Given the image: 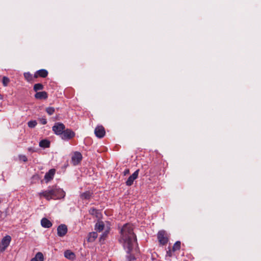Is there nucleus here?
I'll return each mask as SVG.
<instances>
[{
	"mask_svg": "<svg viewBox=\"0 0 261 261\" xmlns=\"http://www.w3.org/2000/svg\"><path fill=\"white\" fill-rule=\"evenodd\" d=\"M120 233L119 242L122 245L127 254V258L128 261H134L135 257L130 253L136 243L137 239L133 232L132 225L130 224H124L121 228Z\"/></svg>",
	"mask_w": 261,
	"mask_h": 261,
	"instance_id": "obj_1",
	"label": "nucleus"
},
{
	"mask_svg": "<svg viewBox=\"0 0 261 261\" xmlns=\"http://www.w3.org/2000/svg\"><path fill=\"white\" fill-rule=\"evenodd\" d=\"M40 197H44L46 200L60 199L64 198L65 192L63 189L57 187L48 188L46 190L39 193Z\"/></svg>",
	"mask_w": 261,
	"mask_h": 261,
	"instance_id": "obj_2",
	"label": "nucleus"
},
{
	"mask_svg": "<svg viewBox=\"0 0 261 261\" xmlns=\"http://www.w3.org/2000/svg\"><path fill=\"white\" fill-rule=\"evenodd\" d=\"M11 241V237L7 235L0 242V252H3L8 247Z\"/></svg>",
	"mask_w": 261,
	"mask_h": 261,
	"instance_id": "obj_3",
	"label": "nucleus"
},
{
	"mask_svg": "<svg viewBox=\"0 0 261 261\" xmlns=\"http://www.w3.org/2000/svg\"><path fill=\"white\" fill-rule=\"evenodd\" d=\"M65 128V125L62 123H56L53 127L55 134L61 136Z\"/></svg>",
	"mask_w": 261,
	"mask_h": 261,
	"instance_id": "obj_4",
	"label": "nucleus"
},
{
	"mask_svg": "<svg viewBox=\"0 0 261 261\" xmlns=\"http://www.w3.org/2000/svg\"><path fill=\"white\" fill-rule=\"evenodd\" d=\"M75 133L69 129H64L63 134L60 136L63 140H68L74 137Z\"/></svg>",
	"mask_w": 261,
	"mask_h": 261,
	"instance_id": "obj_5",
	"label": "nucleus"
},
{
	"mask_svg": "<svg viewBox=\"0 0 261 261\" xmlns=\"http://www.w3.org/2000/svg\"><path fill=\"white\" fill-rule=\"evenodd\" d=\"M82 159V155L79 152H75L71 158V162L73 165H78Z\"/></svg>",
	"mask_w": 261,
	"mask_h": 261,
	"instance_id": "obj_6",
	"label": "nucleus"
},
{
	"mask_svg": "<svg viewBox=\"0 0 261 261\" xmlns=\"http://www.w3.org/2000/svg\"><path fill=\"white\" fill-rule=\"evenodd\" d=\"M67 232V227L65 224H61L57 228V234L58 236L63 237Z\"/></svg>",
	"mask_w": 261,
	"mask_h": 261,
	"instance_id": "obj_7",
	"label": "nucleus"
},
{
	"mask_svg": "<svg viewBox=\"0 0 261 261\" xmlns=\"http://www.w3.org/2000/svg\"><path fill=\"white\" fill-rule=\"evenodd\" d=\"M139 170H137L130 175L126 181V185L130 186L133 184L134 181L138 177Z\"/></svg>",
	"mask_w": 261,
	"mask_h": 261,
	"instance_id": "obj_8",
	"label": "nucleus"
},
{
	"mask_svg": "<svg viewBox=\"0 0 261 261\" xmlns=\"http://www.w3.org/2000/svg\"><path fill=\"white\" fill-rule=\"evenodd\" d=\"M94 133L96 137L101 138L105 135V130L102 126H98L95 128Z\"/></svg>",
	"mask_w": 261,
	"mask_h": 261,
	"instance_id": "obj_9",
	"label": "nucleus"
},
{
	"mask_svg": "<svg viewBox=\"0 0 261 261\" xmlns=\"http://www.w3.org/2000/svg\"><path fill=\"white\" fill-rule=\"evenodd\" d=\"M165 231H160L158 233V239L160 243L162 245L166 244L168 242V239L165 237Z\"/></svg>",
	"mask_w": 261,
	"mask_h": 261,
	"instance_id": "obj_10",
	"label": "nucleus"
},
{
	"mask_svg": "<svg viewBox=\"0 0 261 261\" xmlns=\"http://www.w3.org/2000/svg\"><path fill=\"white\" fill-rule=\"evenodd\" d=\"M107 223V227L105 229V230L102 233V234L101 235L99 241L101 243H103L105 241L106 238L107 237L108 234L109 233L110 230V224L108 222H106Z\"/></svg>",
	"mask_w": 261,
	"mask_h": 261,
	"instance_id": "obj_11",
	"label": "nucleus"
},
{
	"mask_svg": "<svg viewBox=\"0 0 261 261\" xmlns=\"http://www.w3.org/2000/svg\"><path fill=\"white\" fill-rule=\"evenodd\" d=\"M95 227L97 231L100 232L103 230H105V229L107 227V224H105L102 221H98L95 224Z\"/></svg>",
	"mask_w": 261,
	"mask_h": 261,
	"instance_id": "obj_12",
	"label": "nucleus"
},
{
	"mask_svg": "<svg viewBox=\"0 0 261 261\" xmlns=\"http://www.w3.org/2000/svg\"><path fill=\"white\" fill-rule=\"evenodd\" d=\"M47 97V93L45 91L38 92L35 95V97L38 99H46Z\"/></svg>",
	"mask_w": 261,
	"mask_h": 261,
	"instance_id": "obj_13",
	"label": "nucleus"
},
{
	"mask_svg": "<svg viewBox=\"0 0 261 261\" xmlns=\"http://www.w3.org/2000/svg\"><path fill=\"white\" fill-rule=\"evenodd\" d=\"M48 71L45 69H40L38 70L34 75L35 77L40 76L42 77H45L47 76Z\"/></svg>",
	"mask_w": 261,
	"mask_h": 261,
	"instance_id": "obj_14",
	"label": "nucleus"
},
{
	"mask_svg": "<svg viewBox=\"0 0 261 261\" xmlns=\"http://www.w3.org/2000/svg\"><path fill=\"white\" fill-rule=\"evenodd\" d=\"M41 224L43 227L50 228L52 226L51 222L46 218H43L41 220Z\"/></svg>",
	"mask_w": 261,
	"mask_h": 261,
	"instance_id": "obj_15",
	"label": "nucleus"
},
{
	"mask_svg": "<svg viewBox=\"0 0 261 261\" xmlns=\"http://www.w3.org/2000/svg\"><path fill=\"white\" fill-rule=\"evenodd\" d=\"M55 173V169H50L48 172H47L45 174V175L44 176V178L47 181H49L53 178Z\"/></svg>",
	"mask_w": 261,
	"mask_h": 261,
	"instance_id": "obj_16",
	"label": "nucleus"
},
{
	"mask_svg": "<svg viewBox=\"0 0 261 261\" xmlns=\"http://www.w3.org/2000/svg\"><path fill=\"white\" fill-rule=\"evenodd\" d=\"M64 256L67 259L70 260H73L75 258V254L69 250H67L64 252Z\"/></svg>",
	"mask_w": 261,
	"mask_h": 261,
	"instance_id": "obj_17",
	"label": "nucleus"
},
{
	"mask_svg": "<svg viewBox=\"0 0 261 261\" xmlns=\"http://www.w3.org/2000/svg\"><path fill=\"white\" fill-rule=\"evenodd\" d=\"M44 260V256L43 254L40 252H37L35 257L32 258L31 261H43Z\"/></svg>",
	"mask_w": 261,
	"mask_h": 261,
	"instance_id": "obj_18",
	"label": "nucleus"
},
{
	"mask_svg": "<svg viewBox=\"0 0 261 261\" xmlns=\"http://www.w3.org/2000/svg\"><path fill=\"white\" fill-rule=\"evenodd\" d=\"M80 196L83 200H89L92 196V193L90 191H86L82 193Z\"/></svg>",
	"mask_w": 261,
	"mask_h": 261,
	"instance_id": "obj_19",
	"label": "nucleus"
},
{
	"mask_svg": "<svg viewBox=\"0 0 261 261\" xmlns=\"http://www.w3.org/2000/svg\"><path fill=\"white\" fill-rule=\"evenodd\" d=\"M39 145L42 148H47L49 147L50 142L46 139L40 141Z\"/></svg>",
	"mask_w": 261,
	"mask_h": 261,
	"instance_id": "obj_20",
	"label": "nucleus"
},
{
	"mask_svg": "<svg viewBox=\"0 0 261 261\" xmlns=\"http://www.w3.org/2000/svg\"><path fill=\"white\" fill-rule=\"evenodd\" d=\"M97 237V234L95 232H92L89 234L88 241L89 242H93L95 241V239Z\"/></svg>",
	"mask_w": 261,
	"mask_h": 261,
	"instance_id": "obj_21",
	"label": "nucleus"
},
{
	"mask_svg": "<svg viewBox=\"0 0 261 261\" xmlns=\"http://www.w3.org/2000/svg\"><path fill=\"white\" fill-rule=\"evenodd\" d=\"M43 85L42 84L38 83L34 85V90L36 92L42 90L43 89Z\"/></svg>",
	"mask_w": 261,
	"mask_h": 261,
	"instance_id": "obj_22",
	"label": "nucleus"
},
{
	"mask_svg": "<svg viewBox=\"0 0 261 261\" xmlns=\"http://www.w3.org/2000/svg\"><path fill=\"white\" fill-rule=\"evenodd\" d=\"M180 248V241H177L174 244L172 249L173 251L179 250Z\"/></svg>",
	"mask_w": 261,
	"mask_h": 261,
	"instance_id": "obj_23",
	"label": "nucleus"
},
{
	"mask_svg": "<svg viewBox=\"0 0 261 261\" xmlns=\"http://www.w3.org/2000/svg\"><path fill=\"white\" fill-rule=\"evenodd\" d=\"M37 124V122L36 120H31L28 122V126L30 128L35 127Z\"/></svg>",
	"mask_w": 261,
	"mask_h": 261,
	"instance_id": "obj_24",
	"label": "nucleus"
},
{
	"mask_svg": "<svg viewBox=\"0 0 261 261\" xmlns=\"http://www.w3.org/2000/svg\"><path fill=\"white\" fill-rule=\"evenodd\" d=\"M55 109L53 107H48V108H46V112L49 115H53L54 114V113L55 112Z\"/></svg>",
	"mask_w": 261,
	"mask_h": 261,
	"instance_id": "obj_25",
	"label": "nucleus"
},
{
	"mask_svg": "<svg viewBox=\"0 0 261 261\" xmlns=\"http://www.w3.org/2000/svg\"><path fill=\"white\" fill-rule=\"evenodd\" d=\"M24 76L25 79L28 81L32 80V75L30 72H25L24 73Z\"/></svg>",
	"mask_w": 261,
	"mask_h": 261,
	"instance_id": "obj_26",
	"label": "nucleus"
},
{
	"mask_svg": "<svg viewBox=\"0 0 261 261\" xmlns=\"http://www.w3.org/2000/svg\"><path fill=\"white\" fill-rule=\"evenodd\" d=\"M10 80L9 78H8L6 76H4L3 78V84L4 86H7L8 84L9 83Z\"/></svg>",
	"mask_w": 261,
	"mask_h": 261,
	"instance_id": "obj_27",
	"label": "nucleus"
},
{
	"mask_svg": "<svg viewBox=\"0 0 261 261\" xmlns=\"http://www.w3.org/2000/svg\"><path fill=\"white\" fill-rule=\"evenodd\" d=\"M89 213L92 215H96L98 213V211L94 208H92L89 210Z\"/></svg>",
	"mask_w": 261,
	"mask_h": 261,
	"instance_id": "obj_28",
	"label": "nucleus"
},
{
	"mask_svg": "<svg viewBox=\"0 0 261 261\" xmlns=\"http://www.w3.org/2000/svg\"><path fill=\"white\" fill-rule=\"evenodd\" d=\"M19 159L20 160L22 161L23 162H27L28 161V159L27 156L24 155H19Z\"/></svg>",
	"mask_w": 261,
	"mask_h": 261,
	"instance_id": "obj_29",
	"label": "nucleus"
},
{
	"mask_svg": "<svg viewBox=\"0 0 261 261\" xmlns=\"http://www.w3.org/2000/svg\"><path fill=\"white\" fill-rule=\"evenodd\" d=\"M40 122L42 124H46L47 123V120L46 119L42 118L40 119Z\"/></svg>",
	"mask_w": 261,
	"mask_h": 261,
	"instance_id": "obj_30",
	"label": "nucleus"
},
{
	"mask_svg": "<svg viewBox=\"0 0 261 261\" xmlns=\"http://www.w3.org/2000/svg\"><path fill=\"white\" fill-rule=\"evenodd\" d=\"M129 173V170L128 169H125L123 172L124 175H126Z\"/></svg>",
	"mask_w": 261,
	"mask_h": 261,
	"instance_id": "obj_31",
	"label": "nucleus"
},
{
	"mask_svg": "<svg viewBox=\"0 0 261 261\" xmlns=\"http://www.w3.org/2000/svg\"><path fill=\"white\" fill-rule=\"evenodd\" d=\"M28 150L30 152H36V150L34 148H32V147H29L28 148Z\"/></svg>",
	"mask_w": 261,
	"mask_h": 261,
	"instance_id": "obj_32",
	"label": "nucleus"
},
{
	"mask_svg": "<svg viewBox=\"0 0 261 261\" xmlns=\"http://www.w3.org/2000/svg\"><path fill=\"white\" fill-rule=\"evenodd\" d=\"M167 256H169L170 257H171L172 256V253L171 252L170 250H169V251H167Z\"/></svg>",
	"mask_w": 261,
	"mask_h": 261,
	"instance_id": "obj_33",
	"label": "nucleus"
},
{
	"mask_svg": "<svg viewBox=\"0 0 261 261\" xmlns=\"http://www.w3.org/2000/svg\"><path fill=\"white\" fill-rule=\"evenodd\" d=\"M0 98H1V95H0Z\"/></svg>",
	"mask_w": 261,
	"mask_h": 261,
	"instance_id": "obj_34",
	"label": "nucleus"
}]
</instances>
